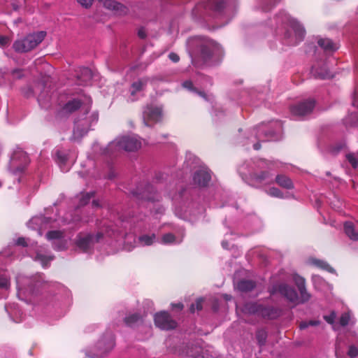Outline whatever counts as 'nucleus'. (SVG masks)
Returning <instances> with one entry per match:
<instances>
[{"label": "nucleus", "instance_id": "2f4dec72", "mask_svg": "<svg viewBox=\"0 0 358 358\" xmlns=\"http://www.w3.org/2000/svg\"><path fill=\"white\" fill-rule=\"evenodd\" d=\"M358 122V113H351L345 117L343 120L345 126L347 127H352L356 122Z\"/></svg>", "mask_w": 358, "mask_h": 358}, {"label": "nucleus", "instance_id": "680f3d73", "mask_svg": "<svg viewBox=\"0 0 358 358\" xmlns=\"http://www.w3.org/2000/svg\"><path fill=\"white\" fill-rule=\"evenodd\" d=\"M252 147H254V149L255 150H259L260 149V144H259V143H255L254 145H252Z\"/></svg>", "mask_w": 358, "mask_h": 358}, {"label": "nucleus", "instance_id": "6ab92c4d", "mask_svg": "<svg viewBox=\"0 0 358 358\" xmlns=\"http://www.w3.org/2000/svg\"><path fill=\"white\" fill-rule=\"evenodd\" d=\"M153 192V187L150 184H148L145 187L144 189L137 188V190L134 192V194L136 196H140L142 199H147L150 201H155L157 200V198L150 195Z\"/></svg>", "mask_w": 358, "mask_h": 358}, {"label": "nucleus", "instance_id": "de8ad7c7", "mask_svg": "<svg viewBox=\"0 0 358 358\" xmlns=\"http://www.w3.org/2000/svg\"><path fill=\"white\" fill-rule=\"evenodd\" d=\"M94 0H77L78 3L80 4L81 6L89 8L93 4Z\"/></svg>", "mask_w": 358, "mask_h": 358}, {"label": "nucleus", "instance_id": "6e6552de", "mask_svg": "<svg viewBox=\"0 0 358 358\" xmlns=\"http://www.w3.org/2000/svg\"><path fill=\"white\" fill-rule=\"evenodd\" d=\"M113 346L114 340L113 339V336L111 334H108L103 339L99 340L96 345V352L91 355H88V357L91 358H101L110 351Z\"/></svg>", "mask_w": 358, "mask_h": 358}, {"label": "nucleus", "instance_id": "bb28decb", "mask_svg": "<svg viewBox=\"0 0 358 358\" xmlns=\"http://www.w3.org/2000/svg\"><path fill=\"white\" fill-rule=\"evenodd\" d=\"M226 1L227 0H208L206 6L215 12H220L224 8Z\"/></svg>", "mask_w": 358, "mask_h": 358}, {"label": "nucleus", "instance_id": "ea45409f", "mask_svg": "<svg viewBox=\"0 0 358 358\" xmlns=\"http://www.w3.org/2000/svg\"><path fill=\"white\" fill-rule=\"evenodd\" d=\"M347 160L352 165V168L357 169L358 166V159L355 157V154L350 153L346 155Z\"/></svg>", "mask_w": 358, "mask_h": 358}, {"label": "nucleus", "instance_id": "3c124183", "mask_svg": "<svg viewBox=\"0 0 358 358\" xmlns=\"http://www.w3.org/2000/svg\"><path fill=\"white\" fill-rule=\"evenodd\" d=\"M182 86H183V87L189 90H191V91H195L196 90L193 87V84L192 83V82L189 81V80H186V81L183 82Z\"/></svg>", "mask_w": 358, "mask_h": 358}, {"label": "nucleus", "instance_id": "b1692460", "mask_svg": "<svg viewBox=\"0 0 358 358\" xmlns=\"http://www.w3.org/2000/svg\"><path fill=\"white\" fill-rule=\"evenodd\" d=\"M275 182H277L280 187L285 189H290L293 188V182L290 178L285 175H278V176L275 177Z\"/></svg>", "mask_w": 358, "mask_h": 358}, {"label": "nucleus", "instance_id": "0eeeda50", "mask_svg": "<svg viewBox=\"0 0 358 358\" xmlns=\"http://www.w3.org/2000/svg\"><path fill=\"white\" fill-rule=\"evenodd\" d=\"M314 106V100H305L291 106L290 112L294 116L303 117L310 114L313 110Z\"/></svg>", "mask_w": 358, "mask_h": 358}, {"label": "nucleus", "instance_id": "7ed1b4c3", "mask_svg": "<svg viewBox=\"0 0 358 358\" xmlns=\"http://www.w3.org/2000/svg\"><path fill=\"white\" fill-rule=\"evenodd\" d=\"M245 315H255L257 317L274 320L279 317L280 312L278 309L269 306H263L257 303H246L242 308Z\"/></svg>", "mask_w": 358, "mask_h": 358}, {"label": "nucleus", "instance_id": "58836bf2", "mask_svg": "<svg viewBox=\"0 0 358 358\" xmlns=\"http://www.w3.org/2000/svg\"><path fill=\"white\" fill-rule=\"evenodd\" d=\"M268 195L275 198H283L282 193L276 187H272L267 190Z\"/></svg>", "mask_w": 358, "mask_h": 358}, {"label": "nucleus", "instance_id": "bf43d9fd", "mask_svg": "<svg viewBox=\"0 0 358 358\" xmlns=\"http://www.w3.org/2000/svg\"><path fill=\"white\" fill-rule=\"evenodd\" d=\"M138 36H139V38H145V32L143 29H139L138 31Z\"/></svg>", "mask_w": 358, "mask_h": 358}, {"label": "nucleus", "instance_id": "c756f323", "mask_svg": "<svg viewBox=\"0 0 358 358\" xmlns=\"http://www.w3.org/2000/svg\"><path fill=\"white\" fill-rule=\"evenodd\" d=\"M141 320H142V316L137 313L129 314L124 317V322H126V324L129 327H132L139 323Z\"/></svg>", "mask_w": 358, "mask_h": 358}, {"label": "nucleus", "instance_id": "dca6fc26", "mask_svg": "<svg viewBox=\"0 0 358 358\" xmlns=\"http://www.w3.org/2000/svg\"><path fill=\"white\" fill-rule=\"evenodd\" d=\"M294 280H295L296 285L298 287L299 292H300V296H299V300L296 302V305L308 302L311 296L308 292H306V285H304V279L300 276H296Z\"/></svg>", "mask_w": 358, "mask_h": 358}, {"label": "nucleus", "instance_id": "c85d7f7f", "mask_svg": "<svg viewBox=\"0 0 358 358\" xmlns=\"http://www.w3.org/2000/svg\"><path fill=\"white\" fill-rule=\"evenodd\" d=\"M156 241L155 234H143L139 236V243L143 246H150Z\"/></svg>", "mask_w": 358, "mask_h": 358}, {"label": "nucleus", "instance_id": "69168bd1", "mask_svg": "<svg viewBox=\"0 0 358 358\" xmlns=\"http://www.w3.org/2000/svg\"><path fill=\"white\" fill-rule=\"evenodd\" d=\"M35 285L34 284H31V286H30L29 287V294H32L33 293V286H34Z\"/></svg>", "mask_w": 358, "mask_h": 358}, {"label": "nucleus", "instance_id": "72a5a7b5", "mask_svg": "<svg viewBox=\"0 0 358 358\" xmlns=\"http://www.w3.org/2000/svg\"><path fill=\"white\" fill-rule=\"evenodd\" d=\"M352 320V315H350V312H346L341 315L339 320V324L341 326L345 327L350 324V321Z\"/></svg>", "mask_w": 358, "mask_h": 358}, {"label": "nucleus", "instance_id": "f257e3e1", "mask_svg": "<svg viewBox=\"0 0 358 358\" xmlns=\"http://www.w3.org/2000/svg\"><path fill=\"white\" fill-rule=\"evenodd\" d=\"M90 103L91 99L89 97H84V100L73 99L66 103L63 107V111L66 113H71L78 108L83 111V115L78 117L75 121L73 131V140H80L88 132L90 127L96 124L99 119L96 113L88 114Z\"/></svg>", "mask_w": 358, "mask_h": 358}, {"label": "nucleus", "instance_id": "5fc2aeb1", "mask_svg": "<svg viewBox=\"0 0 358 358\" xmlns=\"http://www.w3.org/2000/svg\"><path fill=\"white\" fill-rule=\"evenodd\" d=\"M259 166V168L262 169H268V162H265V161H262L259 162V166Z\"/></svg>", "mask_w": 358, "mask_h": 358}, {"label": "nucleus", "instance_id": "cd10ccee", "mask_svg": "<svg viewBox=\"0 0 358 358\" xmlns=\"http://www.w3.org/2000/svg\"><path fill=\"white\" fill-rule=\"evenodd\" d=\"M317 43L326 54H331L334 52V45L329 40L320 38Z\"/></svg>", "mask_w": 358, "mask_h": 358}, {"label": "nucleus", "instance_id": "0e129e2a", "mask_svg": "<svg viewBox=\"0 0 358 358\" xmlns=\"http://www.w3.org/2000/svg\"><path fill=\"white\" fill-rule=\"evenodd\" d=\"M222 246H223L224 248L227 249V243L225 241L222 242Z\"/></svg>", "mask_w": 358, "mask_h": 358}, {"label": "nucleus", "instance_id": "09e8293b", "mask_svg": "<svg viewBox=\"0 0 358 358\" xmlns=\"http://www.w3.org/2000/svg\"><path fill=\"white\" fill-rule=\"evenodd\" d=\"M9 285V281L6 277L0 276V288L7 289Z\"/></svg>", "mask_w": 358, "mask_h": 358}, {"label": "nucleus", "instance_id": "338daca9", "mask_svg": "<svg viewBox=\"0 0 358 358\" xmlns=\"http://www.w3.org/2000/svg\"><path fill=\"white\" fill-rule=\"evenodd\" d=\"M198 93H199V95H200L201 96H202V97L205 98V95H204V93H203V92H199Z\"/></svg>", "mask_w": 358, "mask_h": 358}, {"label": "nucleus", "instance_id": "7c9ffc66", "mask_svg": "<svg viewBox=\"0 0 358 358\" xmlns=\"http://www.w3.org/2000/svg\"><path fill=\"white\" fill-rule=\"evenodd\" d=\"M212 55L211 48L208 45H203L201 48V58L203 63H206L210 60Z\"/></svg>", "mask_w": 358, "mask_h": 358}, {"label": "nucleus", "instance_id": "9d476101", "mask_svg": "<svg viewBox=\"0 0 358 358\" xmlns=\"http://www.w3.org/2000/svg\"><path fill=\"white\" fill-rule=\"evenodd\" d=\"M155 326L165 330L173 329L176 327V322L166 312H161L155 315Z\"/></svg>", "mask_w": 358, "mask_h": 358}, {"label": "nucleus", "instance_id": "f3484780", "mask_svg": "<svg viewBox=\"0 0 358 358\" xmlns=\"http://www.w3.org/2000/svg\"><path fill=\"white\" fill-rule=\"evenodd\" d=\"M211 176L206 169H200L196 171L193 176L194 184L199 187H205L210 181Z\"/></svg>", "mask_w": 358, "mask_h": 358}, {"label": "nucleus", "instance_id": "4468645a", "mask_svg": "<svg viewBox=\"0 0 358 358\" xmlns=\"http://www.w3.org/2000/svg\"><path fill=\"white\" fill-rule=\"evenodd\" d=\"M143 117H144V123L146 126H150L151 123L157 122L161 118L160 108L152 106H148L144 110Z\"/></svg>", "mask_w": 358, "mask_h": 358}, {"label": "nucleus", "instance_id": "a211bd4d", "mask_svg": "<svg viewBox=\"0 0 358 358\" xmlns=\"http://www.w3.org/2000/svg\"><path fill=\"white\" fill-rule=\"evenodd\" d=\"M103 7L109 10L114 12L117 15H124L127 13V7L122 3L113 0H106L103 1Z\"/></svg>", "mask_w": 358, "mask_h": 358}, {"label": "nucleus", "instance_id": "4c0bfd02", "mask_svg": "<svg viewBox=\"0 0 358 358\" xmlns=\"http://www.w3.org/2000/svg\"><path fill=\"white\" fill-rule=\"evenodd\" d=\"M199 351V348L197 347L190 348H188L186 351H183V354H185V356L196 358L198 357Z\"/></svg>", "mask_w": 358, "mask_h": 358}, {"label": "nucleus", "instance_id": "473e14b6", "mask_svg": "<svg viewBox=\"0 0 358 358\" xmlns=\"http://www.w3.org/2000/svg\"><path fill=\"white\" fill-rule=\"evenodd\" d=\"M309 264L316 266L321 268L322 269L329 271V264H327L326 262L323 260H319L317 259H309Z\"/></svg>", "mask_w": 358, "mask_h": 358}, {"label": "nucleus", "instance_id": "f03ea898", "mask_svg": "<svg viewBox=\"0 0 358 358\" xmlns=\"http://www.w3.org/2000/svg\"><path fill=\"white\" fill-rule=\"evenodd\" d=\"M45 32L38 31L34 34H29L14 41V51L18 53H26L34 50L45 38Z\"/></svg>", "mask_w": 358, "mask_h": 358}, {"label": "nucleus", "instance_id": "423d86ee", "mask_svg": "<svg viewBox=\"0 0 358 358\" xmlns=\"http://www.w3.org/2000/svg\"><path fill=\"white\" fill-rule=\"evenodd\" d=\"M280 293L282 296H285L286 300L296 305V302L299 300L298 294L293 287L287 284H278L273 286L270 289L271 294Z\"/></svg>", "mask_w": 358, "mask_h": 358}, {"label": "nucleus", "instance_id": "e2e57ef3", "mask_svg": "<svg viewBox=\"0 0 358 358\" xmlns=\"http://www.w3.org/2000/svg\"><path fill=\"white\" fill-rule=\"evenodd\" d=\"M92 205H93V207H94V208L99 207V201H93Z\"/></svg>", "mask_w": 358, "mask_h": 358}, {"label": "nucleus", "instance_id": "a19ab883", "mask_svg": "<svg viewBox=\"0 0 358 358\" xmlns=\"http://www.w3.org/2000/svg\"><path fill=\"white\" fill-rule=\"evenodd\" d=\"M94 196V193H85L83 195H81L80 199V206H85L87 203H88V201L91 198Z\"/></svg>", "mask_w": 358, "mask_h": 358}, {"label": "nucleus", "instance_id": "e433bc0d", "mask_svg": "<svg viewBox=\"0 0 358 358\" xmlns=\"http://www.w3.org/2000/svg\"><path fill=\"white\" fill-rule=\"evenodd\" d=\"M48 99H50V96H48L47 94H45V92H42L39 95H38V103H39L40 106L46 108Z\"/></svg>", "mask_w": 358, "mask_h": 358}, {"label": "nucleus", "instance_id": "774afa93", "mask_svg": "<svg viewBox=\"0 0 358 358\" xmlns=\"http://www.w3.org/2000/svg\"><path fill=\"white\" fill-rule=\"evenodd\" d=\"M285 37H287V38H290V35L288 34V32H287V33H286V34H285Z\"/></svg>", "mask_w": 358, "mask_h": 358}, {"label": "nucleus", "instance_id": "20e7f679", "mask_svg": "<svg viewBox=\"0 0 358 358\" xmlns=\"http://www.w3.org/2000/svg\"><path fill=\"white\" fill-rule=\"evenodd\" d=\"M141 148H142V139L136 136H121L108 145V149L111 151L123 150L127 152H134Z\"/></svg>", "mask_w": 358, "mask_h": 358}, {"label": "nucleus", "instance_id": "aec40b11", "mask_svg": "<svg viewBox=\"0 0 358 358\" xmlns=\"http://www.w3.org/2000/svg\"><path fill=\"white\" fill-rule=\"evenodd\" d=\"M78 85H87L92 79V71L87 67H83L77 73Z\"/></svg>", "mask_w": 358, "mask_h": 358}, {"label": "nucleus", "instance_id": "a18cd8bd", "mask_svg": "<svg viewBox=\"0 0 358 358\" xmlns=\"http://www.w3.org/2000/svg\"><path fill=\"white\" fill-rule=\"evenodd\" d=\"M57 162L59 163L60 165L65 164V162L66 161V156L63 152L57 150Z\"/></svg>", "mask_w": 358, "mask_h": 358}, {"label": "nucleus", "instance_id": "1a4fd4ad", "mask_svg": "<svg viewBox=\"0 0 358 358\" xmlns=\"http://www.w3.org/2000/svg\"><path fill=\"white\" fill-rule=\"evenodd\" d=\"M103 236L102 232L96 233V236L94 234H80L78 236L77 246L83 252H87L93 244L98 243L99 239Z\"/></svg>", "mask_w": 358, "mask_h": 358}, {"label": "nucleus", "instance_id": "412c9836", "mask_svg": "<svg viewBox=\"0 0 358 358\" xmlns=\"http://www.w3.org/2000/svg\"><path fill=\"white\" fill-rule=\"evenodd\" d=\"M344 233L351 241H358V231L351 222L344 223Z\"/></svg>", "mask_w": 358, "mask_h": 358}, {"label": "nucleus", "instance_id": "13d9d810", "mask_svg": "<svg viewBox=\"0 0 358 358\" xmlns=\"http://www.w3.org/2000/svg\"><path fill=\"white\" fill-rule=\"evenodd\" d=\"M42 222V219L40 218V217H34V218H32L31 220H30V224H38V222Z\"/></svg>", "mask_w": 358, "mask_h": 358}, {"label": "nucleus", "instance_id": "49530a36", "mask_svg": "<svg viewBox=\"0 0 358 358\" xmlns=\"http://www.w3.org/2000/svg\"><path fill=\"white\" fill-rule=\"evenodd\" d=\"M324 320L326 322L331 325H333V329H335L334 321H335V314L334 312H331V314L329 315L324 316Z\"/></svg>", "mask_w": 358, "mask_h": 358}, {"label": "nucleus", "instance_id": "c9c22d12", "mask_svg": "<svg viewBox=\"0 0 358 358\" xmlns=\"http://www.w3.org/2000/svg\"><path fill=\"white\" fill-rule=\"evenodd\" d=\"M257 339L259 345H263L266 342V339H267V332L263 329L258 330L257 332Z\"/></svg>", "mask_w": 358, "mask_h": 358}, {"label": "nucleus", "instance_id": "f704fd0d", "mask_svg": "<svg viewBox=\"0 0 358 358\" xmlns=\"http://www.w3.org/2000/svg\"><path fill=\"white\" fill-rule=\"evenodd\" d=\"M52 257H47L40 253H37L36 257H35V261L40 262L43 266H47L48 263L52 261Z\"/></svg>", "mask_w": 358, "mask_h": 358}, {"label": "nucleus", "instance_id": "a878e982", "mask_svg": "<svg viewBox=\"0 0 358 358\" xmlns=\"http://www.w3.org/2000/svg\"><path fill=\"white\" fill-rule=\"evenodd\" d=\"M255 287V283L252 280H240L237 284V289L242 292H249L252 290Z\"/></svg>", "mask_w": 358, "mask_h": 358}, {"label": "nucleus", "instance_id": "8fccbe9b", "mask_svg": "<svg viewBox=\"0 0 358 358\" xmlns=\"http://www.w3.org/2000/svg\"><path fill=\"white\" fill-rule=\"evenodd\" d=\"M8 43H9V38L6 36L0 35V46L1 47L7 46Z\"/></svg>", "mask_w": 358, "mask_h": 358}, {"label": "nucleus", "instance_id": "f8f14e48", "mask_svg": "<svg viewBox=\"0 0 358 358\" xmlns=\"http://www.w3.org/2000/svg\"><path fill=\"white\" fill-rule=\"evenodd\" d=\"M311 73L315 78L321 80H329L334 76V71L329 69L328 62H324L319 66H314L311 69Z\"/></svg>", "mask_w": 358, "mask_h": 358}, {"label": "nucleus", "instance_id": "2eb2a0df", "mask_svg": "<svg viewBox=\"0 0 358 358\" xmlns=\"http://www.w3.org/2000/svg\"><path fill=\"white\" fill-rule=\"evenodd\" d=\"M254 136L250 137V142H253V139L257 140L259 142H264L273 139V131L266 129L265 126L260 125L256 127L254 131Z\"/></svg>", "mask_w": 358, "mask_h": 358}, {"label": "nucleus", "instance_id": "393cba45", "mask_svg": "<svg viewBox=\"0 0 358 358\" xmlns=\"http://www.w3.org/2000/svg\"><path fill=\"white\" fill-rule=\"evenodd\" d=\"M182 241V239H178L172 233H167L162 236L160 243L164 245L178 244Z\"/></svg>", "mask_w": 358, "mask_h": 358}, {"label": "nucleus", "instance_id": "ddd939ff", "mask_svg": "<svg viewBox=\"0 0 358 358\" xmlns=\"http://www.w3.org/2000/svg\"><path fill=\"white\" fill-rule=\"evenodd\" d=\"M47 238L52 241L53 248L56 250H62L66 247V241L63 238V232L61 231H50L47 233Z\"/></svg>", "mask_w": 358, "mask_h": 358}, {"label": "nucleus", "instance_id": "c03bdc74", "mask_svg": "<svg viewBox=\"0 0 358 358\" xmlns=\"http://www.w3.org/2000/svg\"><path fill=\"white\" fill-rule=\"evenodd\" d=\"M347 355H348L350 358H355L358 356V349L354 345L349 346L348 351H347Z\"/></svg>", "mask_w": 358, "mask_h": 358}, {"label": "nucleus", "instance_id": "37998d69", "mask_svg": "<svg viewBox=\"0 0 358 358\" xmlns=\"http://www.w3.org/2000/svg\"><path fill=\"white\" fill-rule=\"evenodd\" d=\"M203 301V299H199L197 301H196L195 303H192L190 306V312L194 313V310H201L202 308V302Z\"/></svg>", "mask_w": 358, "mask_h": 358}, {"label": "nucleus", "instance_id": "9b49d317", "mask_svg": "<svg viewBox=\"0 0 358 358\" xmlns=\"http://www.w3.org/2000/svg\"><path fill=\"white\" fill-rule=\"evenodd\" d=\"M250 185L258 187L260 185H271L273 183V176L268 171H262L260 173L253 172L250 175Z\"/></svg>", "mask_w": 358, "mask_h": 358}, {"label": "nucleus", "instance_id": "052dcab7", "mask_svg": "<svg viewBox=\"0 0 358 358\" xmlns=\"http://www.w3.org/2000/svg\"><path fill=\"white\" fill-rule=\"evenodd\" d=\"M173 306L175 307V308H177L180 309V310H182V308H183V305L182 303H178L177 304H173Z\"/></svg>", "mask_w": 358, "mask_h": 358}, {"label": "nucleus", "instance_id": "6e6d98bb", "mask_svg": "<svg viewBox=\"0 0 358 358\" xmlns=\"http://www.w3.org/2000/svg\"><path fill=\"white\" fill-rule=\"evenodd\" d=\"M12 73H13V76L17 78H20L22 76V71L20 69H15Z\"/></svg>", "mask_w": 358, "mask_h": 358}, {"label": "nucleus", "instance_id": "603ef678", "mask_svg": "<svg viewBox=\"0 0 358 358\" xmlns=\"http://www.w3.org/2000/svg\"><path fill=\"white\" fill-rule=\"evenodd\" d=\"M169 58L173 62H178L179 60L178 55L173 52L169 54Z\"/></svg>", "mask_w": 358, "mask_h": 358}, {"label": "nucleus", "instance_id": "79ce46f5", "mask_svg": "<svg viewBox=\"0 0 358 358\" xmlns=\"http://www.w3.org/2000/svg\"><path fill=\"white\" fill-rule=\"evenodd\" d=\"M320 324L318 320H309L305 321L300 323V329H304L309 326H316Z\"/></svg>", "mask_w": 358, "mask_h": 358}, {"label": "nucleus", "instance_id": "5701e85b", "mask_svg": "<svg viewBox=\"0 0 358 358\" xmlns=\"http://www.w3.org/2000/svg\"><path fill=\"white\" fill-rule=\"evenodd\" d=\"M147 78H142L136 82H134L129 89L130 96L134 97L136 92L142 91L143 88H145V86L147 85Z\"/></svg>", "mask_w": 358, "mask_h": 358}, {"label": "nucleus", "instance_id": "864d4df0", "mask_svg": "<svg viewBox=\"0 0 358 358\" xmlns=\"http://www.w3.org/2000/svg\"><path fill=\"white\" fill-rule=\"evenodd\" d=\"M17 245L20 246H27V241L24 238H20L17 240Z\"/></svg>", "mask_w": 358, "mask_h": 358}, {"label": "nucleus", "instance_id": "39448f33", "mask_svg": "<svg viewBox=\"0 0 358 358\" xmlns=\"http://www.w3.org/2000/svg\"><path fill=\"white\" fill-rule=\"evenodd\" d=\"M275 19H277L278 23L287 24L293 30L294 34H295V40L290 41L291 45H296L303 39L306 35V29L297 20L291 17L290 15L284 11L278 13Z\"/></svg>", "mask_w": 358, "mask_h": 358}, {"label": "nucleus", "instance_id": "4be33fe9", "mask_svg": "<svg viewBox=\"0 0 358 358\" xmlns=\"http://www.w3.org/2000/svg\"><path fill=\"white\" fill-rule=\"evenodd\" d=\"M19 160H22V164L19 166L18 169L20 171H22L24 166L28 164L27 155L24 152L19 150L14 152L11 159L12 164H15Z\"/></svg>", "mask_w": 358, "mask_h": 358}, {"label": "nucleus", "instance_id": "4d7b16f0", "mask_svg": "<svg viewBox=\"0 0 358 358\" xmlns=\"http://www.w3.org/2000/svg\"><path fill=\"white\" fill-rule=\"evenodd\" d=\"M43 86L41 84H38L37 86L35 87L34 90L30 91V94H36L37 91L40 90Z\"/></svg>", "mask_w": 358, "mask_h": 358}]
</instances>
